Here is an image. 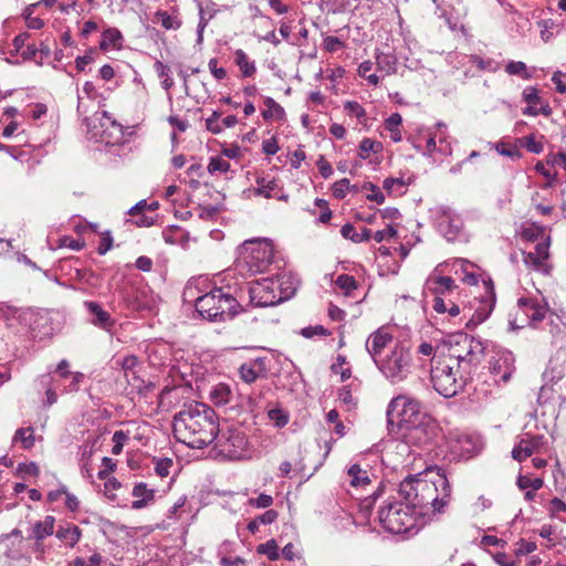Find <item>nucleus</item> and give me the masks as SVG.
Masks as SVG:
<instances>
[{
	"label": "nucleus",
	"instance_id": "obj_1",
	"mask_svg": "<svg viewBox=\"0 0 566 566\" xmlns=\"http://www.w3.org/2000/svg\"><path fill=\"white\" fill-rule=\"evenodd\" d=\"M398 494L420 516H424L443 511L451 496V485L442 468H429L424 473L406 476L399 485Z\"/></svg>",
	"mask_w": 566,
	"mask_h": 566
},
{
	"label": "nucleus",
	"instance_id": "obj_2",
	"mask_svg": "<svg viewBox=\"0 0 566 566\" xmlns=\"http://www.w3.org/2000/svg\"><path fill=\"white\" fill-rule=\"evenodd\" d=\"M172 431L179 442L192 449H202L218 437V416L208 405L201 402L186 405L174 416Z\"/></svg>",
	"mask_w": 566,
	"mask_h": 566
},
{
	"label": "nucleus",
	"instance_id": "obj_3",
	"mask_svg": "<svg viewBox=\"0 0 566 566\" xmlns=\"http://www.w3.org/2000/svg\"><path fill=\"white\" fill-rule=\"evenodd\" d=\"M471 356H431L430 378L437 392L446 398L458 395L470 378Z\"/></svg>",
	"mask_w": 566,
	"mask_h": 566
},
{
	"label": "nucleus",
	"instance_id": "obj_4",
	"mask_svg": "<svg viewBox=\"0 0 566 566\" xmlns=\"http://www.w3.org/2000/svg\"><path fill=\"white\" fill-rule=\"evenodd\" d=\"M419 517V513L407 501H387L378 511L379 524L392 534L417 532Z\"/></svg>",
	"mask_w": 566,
	"mask_h": 566
},
{
	"label": "nucleus",
	"instance_id": "obj_5",
	"mask_svg": "<svg viewBox=\"0 0 566 566\" xmlns=\"http://www.w3.org/2000/svg\"><path fill=\"white\" fill-rule=\"evenodd\" d=\"M387 426L391 434H399L429 416L421 410L420 401L407 396H398L387 407Z\"/></svg>",
	"mask_w": 566,
	"mask_h": 566
},
{
	"label": "nucleus",
	"instance_id": "obj_6",
	"mask_svg": "<svg viewBox=\"0 0 566 566\" xmlns=\"http://www.w3.org/2000/svg\"><path fill=\"white\" fill-rule=\"evenodd\" d=\"M195 306L200 316L216 322L233 318L238 313L239 303L222 289H213L197 297Z\"/></svg>",
	"mask_w": 566,
	"mask_h": 566
},
{
	"label": "nucleus",
	"instance_id": "obj_7",
	"mask_svg": "<svg viewBox=\"0 0 566 566\" xmlns=\"http://www.w3.org/2000/svg\"><path fill=\"white\" fill-rule=\"evenodd\" d=\"M242 263L251 274L263 273L272 264L274 252L266 240L245 241L241 250Z\"/></svg>",
	"mask_w": 566,
	"mask_h": 566
},
{
	"label": "nucleus",
	"instance_id": "obj_8",
	"mask_svg": "<svg viewBox=\"0 0 566 566\" xmlns=\"http://www.w3.org/2000/svg\"><path fill=\"white\" fill-rule=\"evenodd\" d=\"M220 454L232 459H241L248 446L245 433L238 427L228 426L226 429L219 428V433L214 440Z\"/></svg>",
	"mask_w": 566,
	"mask_h": 566
},
{
	"label": "nucleus",
	"instance_id": "obj_9",
	"mask_svg": "<svg viewBox=\"0 0 566 566\" xmlns=\"http://www.w3.org/2000/svg\"><path fill=\"white\" fill-rule=\"evenodd\" d=\"M375 365L392 384L402 381L412 369L411 356H371Z\"/></svg>",
	"mask_w": 566,
	"mask_h": 566
},
{
	"label": "nucleus",
	"instance_id": "obj_10",
	"mask_svg": "<svg viewBox=\"0 0 566 566\" xmlns=\"http://www.w3.org/2000/svg\"><path fill=\"white\" fill-rule=\"evenodd\" d=\"M547 448V440L543 434H534L525 431L518 437V441L512 450V458L523 462L535 453H541Z\"/></svg>",
	"mask_w": 566,
	"mask_h": 566
},
{
	"label": "nucleus",
	"instance_id": "obj_11",
	"mask_svg": "<svg viewBox=\"0 0 566 566\" xmlns=\"http://www.w3.org/2000/svg\"><path fill=\"white\" fill-rule=\"evenodd\" d=\"M495 306V292L492 283L486 284L485 293L480 298H474L470 311L474 308L473 313L470 314V318L467 322V328H474L482 324L491 315Z\"/></svg>",
	"mask_w": 566,
	"mask_h": 566
},
{
	"label": "nucleus",
	"instance_id": "obj_12",
	"mask_svg": "<svg viewBox=\"0 0 566 566\" xmlns=\"http://www.w3.org/2000/svg\"><path fill=\"white\" fill-rule=\"evenodd\" d=\"M250 300L254 305L261 307L280 304L281 298L276 285H274V279L266 277L255 282L250 287Z\"/></svg>",
	"mask_w": 566,
	"mask_h": 566
},
{
	"label": "nucleus",
	"instance_id": "obj_13",
	"mask_svg": "<svg viewBox=\"0 0 566 566\" xmlns=\"http://www.w3.org/2000/svg\"><path fill=\"white\" fill-rule=\"evenodd\" d=\"M436 431V426L432 422V419L429 417L428 419L417 422L410 428L401 431L398 436L407 444H413L417 447L424 446L430 442Z\"/></svg>",
	"mask_w": 566,
	"mask_h": 566
},
{
	"label": "nucleus",
	"instance_id": "obj_14",
	"mask_svg": "<svg viewBox=\"0 0 566 566\" xmlns=\"http://www.w3.org/2000/svg\"><path fill=\"white\" fill-rule=\"evenodd\" d=\"M117 366H120L125 371V376L128 382L134 381L133 385L139 390L142 388L150 389L154 388V384L144 378L143 369L137 356H124L120 360L115 361Z\"/></svg>",
	"mask_w": 566,
	"mask_h": 566
},
{
	"label": "nucleus",
	"instance_id": "obj_15",
	"mask_svg": "<svg viewBox=\"0 0 566 566\" xmlns=\"http://www.w3.org/2000/svg\"><path fill=\"white\" fill-rule=\"evenodd\" d=\"M103 118L101 119V126L103 130L101 138L105 144L117 145L124 140L123 126L112 118L108 112L102 113Z\"/></svg>",
	"mask_w": 566,
	"mask_h": 566
},
{
	"label": "nucleus",
	"instance_id": "obj_16",
	"mask_svg": "<svg viewBox=\"0 0 566 566\" xmlns=\"http://www.w3.org/2000/svg\"><path fill=\"white\" fill-rule=\"evenodd\" d=\"M566 375V359L564 356H551L548 364L543 373L546 382L556 384Z\"/></svg>",
	"mask_w": 566,
	"mask_h": 566
},
{
	"label": "nucleus",
	"instance_id": "obj_17",
	"mask_svg": "<svg viewBox=\"0 0 566 566\" xmlns=\"http://www.w3.org/2000/svg\"><path fill=\"white\" fill-rule=\"evenodd\" d=\"M281 303L293 297L300 286V281L292 274L284 273L274 280Z\"/></svg>",
	"mask_w": 566,
	"mask_h": 566
},
{
	"label": "nucleus",
	"instance_id": "obj_18",
	"mask_svg": "<svg viewBox=\"0 0 566 566\" xmlns=\"http://www.w3.org/2000/svg\"><path fill=\"white\" fill-rule=\"evenodd\" d=\"M517 304L533 325L538 322H542L543 318L545 317V307L539 305L538 302L533 298L521 297L517 301Z\"/></svg>",
	"mask_w": 566,
	"mask_h": 566
},
{
	"label": "nucleus",
	"instance_id": "obj_19",
	"mask_svg": "<svg viewBox=\"0 0 566 566\" xmlns=\"http://www.w3.org/2000/svg\"><path fill=\"white\" fill-rule=\"evenodd\" d=\"M549 238L535 245V252L524 254V262L527 266L539 269L549 256Z\"/></svg>",
	"mask_w": 566,
	"mask_h": 566
},
{
	"label": "nucleus",
	"instance_id": "obj_20",
	"mask_svg": "<svg viewBox=\"0 0 566 566\" xmlns=\"http://www.w3.org/2000/svg\"><path fill=\"white\" fill-rule=\"evenodd\" d=\"M55 536L64 543L65 546L73 548L82 537V530L73 523H65L59 525L55 531Z\"/></svg>",
	"mask_w": 566,
	"mask_h": 566
},
{
	"label": "nucleus",
	"instance_id": "obj_21",
	"mask_svg": "<svg viewBox=\"0 0 566 566\" xmlns=\"http://www.w3.org/2000/svg\"><path fill=\"white\" fill-rule=\"evenodd\" d=\"M54 524L55 517L52 515L45 516L43 521H38L32 526L30 534L28 536L29 539H34L36 542L43 541L48 536H51L54 533Z\"/></svg>",
	"mask_w": 566,
	"mask_h": 566
},
{
	"label": "nucleus",
	"instance_id": "obj_22",
	"mask_svg": "<svg viewBox=\"0 0 566 566\" xmlns=\"http://www.w3.org/2000/svg\"><path fill=\"white\" fill-rule=\"evenodd\" d=\"M132 494L135 497H140L138 500L133 501L132 507L134 510L144 509L155 499V490L148 489L147 484L144 482L137 483L134 486Z\"/></svg>",
	"mask_w": 566,
	"mask_h": 566
},
{
	"label": "nucleus",
	"instance_id": "obj_23",
	"mask_svg": "<svg viewBox=\"0 0 566 566\" xmlns=\"http://www.w3.org/2000/svg\"><path fill=\"white\" fill-rule=\"evenodd\" d=\"M392 342V336L384 329H378L366 342V349L369 354L380 353L385 347Z\"/></svg>",
	"mask_w": 566,
	"mask_h": 566
},
{
	"label": "nucleus",
	"instance_id": "obj_24",
	"mask_svg": "<svg viewBox=\"0 0 566 566\" xmlns=\"http://www.w3.org/2000/svg\"><path fill=\"white\" fill-rule=\"evenodd\" d=\"M84 305L90 312V314L93 316L92 323L94 325H97L103 328L112 325L111 315L106 311H104L98 303L87 301L84 303Z\"/></svg>",
	"mask_w": 566,
	"mask_h": 566
},
{
	"label": "nucleus",
	"instance_id": "obj_25",
	"mask_svg": "<svg viewBox=\"0 0 566 566\" xmlns=\"http://www.w3.org/2000/svg\"><path fill=\"white\" fill-rule=\"evenodd\" d=\"M455 337L458 338L455 345L460 346L462 344V349L467 350L465 354H483L488 349L479 338L469 337L467 334H459Z\"/></svg>",
	"mask_w": 566,
	"mask_h": 566
},
{
	"label": "nucleus",
	"instance_id": "obj_26",
	"mask_svg": "<svg viewBox=\"0 0 566 566\" xmlns=\"http://www.w3.org/2000/svg\"><path fill=\"white\" fill-rule=\"evenodd\" d=\"M210 398L216 406H224L231 401L232 390L227 384H218L212 388Z\"/></svg>",
	"mask_w": 566,
	"mask_h": 566
},
{
	"label": "nucleus",
	"instance_id": "obj_27",
	"mask_svg": "<svg viewBox=\"0 0 566 566\" xmlns=\"http://www.w3.org/2000/svg\"><path fill=\"white\" fill-rule=\"evenodd\" d=\"M234 61L244 77H250L255 73L256 69L254 62L249 61V57L243 50L238 49L234 52Z\"/></svg>",
	"mask_w": 566,
	"mask_h": 566
},
{
	"label": "nucleus",
	"instance_id": "obj_28",
	"mask_svg": "<svg viewBox=\"0 0 566 566\" xmlns=\"http://www.w3.org/2000/svg\"><path fill=\"white\" fill-rule=\"evenodd\" d=\"M440 230L448 241H454L462 230V222L460 220L448 219L440 223Z\"/></svg>",
	"mask_w": 566,
	"mask_h": 566
},
{
	"label": "nucleus",
	"instance_id": "obj_29",
	"mask_svg": "<svg viewBox=\"0 0 566 566\" xmlns=\"http://www.w3.org/2000/svg\"><path fill=\"white\" fill-rule=\"evenodd\" d=\"M492 373L499 375L503 381H507L511 378L513 367L509 364L507 356H501L499 359L491 365Z\"/></svg>",
	"mask_w": 566,
	"mask_h": 566
},
{
	"label": "nucleus",
	"instance_id": "obj_30",
	"mask_svg": "<svg viewBox=\"0 0 566 566\" xmlns=\"http://www.w3.org/2000/svg\"><path fill=\"white\" fill-rule=\"evenodd\" d=\"M377 70L384 72L386 75L396 72L397 59L391 54L377 53L376 54Z\"/></svg>",
	"mask_w": 566,
	"mask_h": 566
},
{
	"label": "nucleus",
	"instance_id": "obj_31",
	"mask_svg": "<svg viewBox=\"0 0 566 566\" xmlns=\"http://www.w3.org/2000/svg\"><path fill=\"white\" fill-rule=\"evenodd\" d=\"M382 150V144L380 142L370 139V138H364L358 147V157L360 159H367L369 155L378 154Z\"/></svg>",
	"mask_w": 566,
	"mask_h": 566
},
{
	"label": "nucleus",
	"instance_id": "obj_32",
	"mask_svg": "<svg viewBox=\"0 0 566 566\" xmlns=\"http://www.w3.org/2000/svg\"><path fill=\"white\" fill-rule=\"evenodd\" d=\"M264 104L266 106V109L262 112V116L264 119H269L272 117L283 119L285 117L284 108L279 103H276L272 97H266L264 99Z\"/></svg>",
	"mask_w": 566,
	"mask_h": 566
},
{
	"label": "nucleus",
	"instance_id": "obj_33",
	"mask_svg": "<svg viewBox=\"0 0 566 566\" xmlns=\"http://www.w3.org/2000/svg\"><path fill=\"white\" fill-rule=\"evenodd\" d=\"M348 475L352 478L353 486L366 485L370 483L367 471L363 470L358 464H353L348 469Z\"/></svg>",
	"mask_w": 566,
	"mask_h": 566
},
{
	"label": "nucleus",
	"instance_id": "obj_34",
	"mask_svg": "<svg viewBox=\"0 0 566 566\" xmlns=\"http://www.w3.org/2000/svg\"><path fill=\"white\" fill-rule=\"evenodd\" d=\"M13 442L21 441L23 449L29 450L34 444V434H33V428H20L15 431L13 439Z\"/></svg>",
	"mask_w": 566,
	"mask_h": 566
},
{
	"label": "nucleus",
	"instance_id": "obj_35",
	"mask_svg": "<svg viewBox=\"0 0 566 566\" xmlns=\"http://www.w3.org/2000/svg\"><path fill=\"white\" fill-rule=\"evenodd\" d=\"M123 39L122 33L115 28L106 29L102 34L99 43L101 49L106 50L109 46H117L118 41Z\"/></svg>",
	"mask_w": 566,
	"mask_h": 566
},
{
	"label": "nucleus",
	"instance_id": "obj_36",
	"mask_svg": "<svg viewBox=\"0 0 566 566\" xmlns=\"http://www.w3.org/2000/svg\"><path fill=\"white\" fill-rule=\"evenodd\" d=\"M258 188L254 190L258 196H263L265 198H272L274 195L272 193L277 188V182L275 179L266 180L261 177L256 179Z\"/></svg>",
	"mask_w": 566,
	"mask_h": 566
},
{
	"label": "nucleus",
	"instance_id": "obj_37",
	"mask_svg": "<svg viewBox=\"0 0 566 566\" xmlns=\"http://www.w3.org/2000/svg\"><path fill=\"white\" fill-rule=\"evenodd\" d=\"M433 282L436 284L433 289V293L436 295H443L457 287V284L451 276H438L433 280Z\"/></svg>",
	"mask_w": 566,
	"mask_h": 566
},
{
	"label": "nucleus",
	"instance_id": "obj_38",
	"mask_svg": "<svg viewBox=\"0 0 566 566\" xmlns=\"http://www.w3.org/2000/svg\"><path fill=\"white\" fill-rule=\"evenodd\" d=\"M505 71L510 75H517L524 80H528L532 77V74L527 71L526 64L521 61L509 62L505 66Z\"/></svg>",
	"mask_w": 566,
	"mask_h": 566
},
{
	"label": "nucleus",
	"instance_id": "obj_39",
	"mask_svg": "<svg viewBox=\"0 0 566 566\" xmlns=\"http://www.w3.org/2000/svg\"><path fill=\"white\" fill-rule=\"evenodd\" d=\"M382 494V488L379 486L371 495L366 496L359 503V511L364 515V517H368L370 514L377 499H379Z\"/></svg>",
	"mask_w": 566,
	"mask_h": 566
},
{
	"label": "nucleus",
	"instance_id": "obj_40",
	"mask_svg": "<svg viewBox=\"0 0 566 566\" xmlns=\"http://www.w3.org/2000/svg\"><path fill=\"white\" fill-rule=\"evenodd\" d=\"M259 554H264L270 560H277L280 558L279 546L275 539H269L256 547Z\"/></svg>",
	"mask_w": 566,
	"mask_h": 566
},
{
	"label": "nucleus",
	"instance_id": "obj_41",
	"mask_svg": "<svg viewBox=\"0 0 566 566\" xmlns=\"http://www.w3.org/2000/svg\"><path fill=\"white\" fill-rule=\"evenodd\" d=\"M240 378L247 384H253L258 378H265L262 374H259L251 363H244L239 369Z\"/></svg>",
	"mask_w": 566,
	"mask_h": 566
},
{
	"label": "nucleus",
	"instance_id": "obj_42",
	"mask_svg": "<svg viewBox=\"0 0 566 566\" xmlns=\"http://www.w3.org/2000/svg\"><path fill=\"white\" fill-rule=\"evenodd\" d=\"M156 19L166 30H177L181 24L177 17L170 15L166 11H158Z\"/></svg>",
	"mask_w": 566,
	"mask_h": 566
},
{
	"label": "nucleus",
	"instance_id": "obj_43",
	"mask_svg": "<svg viewBox=\"0 0 566 566\" xmlns=\"http://www.w3.org/2000/svg\"><path fill=\"white\" fill-rule=\"evenodd\" d=\"M269 419L274 423L276 428H283L289 422V413L281 408H273L268 411Z\"/></svg>",
	"mask_w": 566,
	"mask_h": 566
},
{
	"label": "nucleus",
	"instance_id": "obj_44",
	"mask_svg": "<svg viewBox=\"0 0 566 566\" xmlns=\"http://www.w3.org/2000/svg\"><path fill=\"white\" fill-rule=\"evenodd\" d=\"M347 364L346 356H337V363L331 366V370L335 375L340 376V380L345 381L352 376V370L349 367H344Z\"/></svg>",
	"mask_w": 566,
	"mask_h": 566
},
{
	"label": "nucleus",
	"instance_id": "obj_45",
	"mask_svg": "<svg viewBox=\"0 0 566 566\" xmlns=\"http://www.w3.org/2000/svg\"><path fill=\"white\" fill-rule=\"evenodd\" d=\"M336 285L343 290L346 295H350L352 291L358 287L357 281L354 276L348 274H340L336 280Z\"/></svg>",
	"mask_w": 566,
	"mask_h": 566
},
{
	"label": "nucleus",
	"instance_id": "obj_46",
	"mask_svg": "<svg viewBox=\"0 0 566 566\" xmlns=\"http://www.w3.org/2000/svg\"><path fill=\"white\" fill-rule=\"evenodd\" d=\"M338 400L347 408V410H352L356 406V400L347 386L339 388Z\"/></svg>",
	"mask_w": 566,
	"mask_h": 566
},
{
	"label": "nucleus",
	"instance_id": "obj_47",
	"mask_svg": "<svg viewBox=\"0 0 566 566\" xmlns=\"http://www.w3.org/2000/svg\"><path fill=\"white\" fill-rule=\"evenodd\" d=\"M350 182L349 179L343 178L333 185V196L337 199H344L349 191Z\"/></svg>",
	"mask_w": 566,
	"mask_h": 566
},
{
	"label": "nucleus",
	"instance_id": "obj_48",
	"mask_svg": "<svg viewBox=\"0 0 566 566\" xmlns=\"http://www.w3.org/2000/svg\"><path fill=\"white\" fill-rule=\"evenodd\" d=\"M230 169V163L219 158V157H211L210 163L208 165V171L210 174H214L216 171L220 172H227Z\"/></svg>",
	"mask_w": 566,
	"mask_h": 566
},
{
	"label": "nucleus",
	"instance_id": "obj_49",
	"mask_svg": "<svg viewBox=\"0 0 566 566\" xmlns=\"http://www.w3.org/2000/svg\"><path fill=\"white\" fill-rule=\"evenodd\" d=\"M199 217L201 219L211 220L213 219L219 212L223 210L222 205H208V206H200L199 207Z\"/></svg>",
	"mask_w": 566,
	"mask_h": 566
},
{
	"label": "nucleus",
	"instance_id": "obj_50",
	"mask_svg": "<svg viewBox=\"0 0 566 566\" xmlns=\"http://www.w3.org/2000/svg\"><path fill=\"white\" fill-rule=\"evenodd\" d=\"M363 189L371 191V193L367 196L368 200L376 201L378 205L384 203L385 196L376 185L373 182H365Z\"/></svg>",
	"mask_w": 566,
	"mask_h": 566
},
{
	"label": "nucleus",
	"instance_id": "obj_51",
	"mask_svg": "<svg viewBox=\"0 0 566 566\" xmlns=\"http://www.w3.org/2000/svg\"><path fill=\"white\" fill-rule=\"evenodd\" d=\"M249 505L256 509H266L273 504V497L268 494H260L258 497H252L248 501Z\"/></svg>",
	"mask_w": 566,
	"mask_h": 566
},
{
	"label": "nucleus",
	"instance_id": "obj_52",
	"mask_svg": "<svg viewBox=\"0 0 566 566\" xmlns=\"http://www.w3.org/2000/svg\"><path fill=\"white\" fill-rule=\"evenodd\" d=\"M220 116V112L213 111L212 115L206 119V128L212 134L222 132V126L219 124Z\"/></svg>",
	"mask_w": 566,
	"mask_h": 566
},
{
	"label": "nucleus",
	"instance_id": "obj_53",
	"mask_svg": "<svg viewBox=\"0 0 566 566\" xmlns=\"http://www.w3.org/2000/svg\"><path fill=\"white\" fill-rule=\"evenodd\" d=\"M535 549H536V544L534 542H528L524 538H521L516 543L515 554L517 556L526 555V554L534 552Z\"/></svg>",
	"mask_w": 566,
	"mask_h": 566
},
{
	"label": "nucleus",
	"instance_id": "obj_54",
	"mask_svg": "<svg viewBox=\"0 0 566 566\" xmlns=\"http://www.w3.org/2000/svg\"><path fill=\"white\" fill-rule=\"evenodd\" d=\"M397 234V230L391 224H389L386 229L376 231L374 234V240L380 243L387 239L396 238Z\"/></svg>",
	"mask_w": 566,
	"mask_h": 566
},
{
	"label": "nucleus",
	"instance_id": "obj_55",
	"mask_svg": "<svg viewBox=\"0 0 566 566\" xmlns=\"http://www.w3.org/2000/svg\"><path fill=\"white\" fill-rule=\"evenodd\" d=\"M171 467H172V460L171 459H168V458L160 459V460H158L156 462L155 472L159 476L166 478L169 474V470H170Z\"/></svg>",
	"mask_w": 566,
	"mask_h": 566
},
{
	"label": "nucleus",
	"instance_id": "obj_56",
	"mask_svg": "<svg viewBox=\"0 0 566 566\" xmlns=\"http://www.w3.org/2000/svg\"><path fill=\"white\" fill-rule=\"evenodd\" d=\"M344 107L348 112L349 115H353L357 118L364 117L366 115L364 107L355 101L346 102Z\"/></svg>",
	"mask_w": 566,
	"mask_h": 566
},
{
	"label": "nucleus",
	"instance_id": "obj_57",
	"mask_svg": "<svg viewBox=\"0 0 566 566\" xmlns=\"http://www.w3.org/2000/svg\"><path fill=\"white\" fill-rule=\"evenodd\" d=\"M496 150L503 156L511 157V158H520L521 153L516 147L510 146L504 143H499L496 145Z\"/></svg>",
	"mask_w": 566,
	"mask_h": 566
},
{
	"label": "nucleus",
	"instance_id": "obj_58",
	"mask_svg": "<svg viewBox=\"0 0 566 566\" xmlns=\"http://www.w3.org/2000/svg\"><path fill=\"white\" fill-rule=\"evenodd\" d=\"M113 247V238L109 231L103 233L97 252L101 255L106 254Z\"/></svg>",
	"mask_w": 566,
	"mask_h": 566
},
{
	"label": "nucleus",
	"instance_id": "obj_59",
	"mask_svg": "<svg viewBox=\"0 0 566 566\" xmlns=\"http://www.w3.org/2000/svg\"><path fill=\"white\" fill-rule=\"evenodd\" d=\"M300 334L305 338H312L315 335H327V329L322 325L308 326L301 329Z\"/></svg>",
	"mask_w": 566,
	"mask_h": 566
},
{
	"label": "nucleus",
	"instance_id": "obj_60",
	"mask_svg": "<svg viewBox=\"0 0 566 566\" xmlns=\"http://www.w3.org/2000/svg\"><path fill=\"white\" fill-rule=\"evenodd\" d=\"M250 363L259 374H262L264 377H268L270 367L266 365L265 356H258L255 359L250 360Z\"/></svg>",
	"mask_w": 566,
	"mask_h": 566
},
{
	"label": "nucleus",
	"instance_id": "obj_61",
	"mask_svg": "<svg viewBox=\"0 0 566 566\" xmlns=\"http://www.w3.org/2000/svg\"><path fill=\"white\" fill-rule=\"evenodd\" d=\"M324 49L327 52H335L344 46V43L337 36H326L323 42Z\"/></svg>",
	"mask_w": 566,
	"mask_h": 566
},
{
	"label": "nucleus",
	"instance_id": "obj_62",
	"mask_svg": "<svg viewBox=\"0 0 566 566\" xmlns=\"http://www.w3.org/2000/svg\"><path fill=\"white\" fill-rule=\"evenodd\" d=\"M61 247L70 248L74 251H80L84 248L85 243L82 240H75L71 237H63L60 239Z\"/></svg>",
	"mask_w": 566,
	"mask_h": 566
},
{
	"label": "nucleus",
	"instance_id": "obj_63",
	"mask_svg": "<svg viewBox=\"0 0 566 566\" xmlns=\"http://www.w3.org/2000/svg\"><path fill=\"white\" fill-rule=\"evenodd\" d=\"M523 99L528 105H535L539 102L541 97L538 95V91L535 87H527L523 92Z\"/></svg>",
	"mask_w": 566,
	"mask_h": 566
},
{
	"label": "nucleus",
	"instance_id": "obj_64",
	"mask_svg": "<svg viewBox=\"0 0 566 566\" xmlns=\"http://www.w3.org/2000/svg\"><path fill=\"white\" fill-rule=\"evenodd\" d=\"M547 164L552 166H560L566 170V154L565 153H556L549 155L547 159Z\"/></svg>",
	"mask_w": 566,
	"mask_h": 566
}]
</instances>
